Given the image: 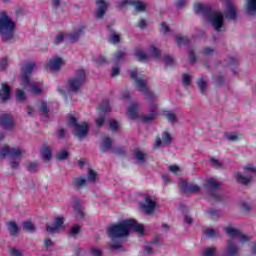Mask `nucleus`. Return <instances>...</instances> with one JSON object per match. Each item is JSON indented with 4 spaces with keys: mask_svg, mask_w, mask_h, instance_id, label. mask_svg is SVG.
Segmentation results:
<instances>
[{
    "mask_svg": "<svg viewBox=\"0 0 256 256\" xmlns=\"http://www.w3.org/2000/svg\"><path fill=\"white\" fill-rule=\"evenodd\" d=\"M131 79L135 82V86L140 91V93H143L146 101L149 102V111L150 114L148 115H139V108L141 107V104L139 102H134L130 106H128L126 115L128 119H140L143 123H151V121H154V119H157V115H159L158 106L155 103V99H157V95L153 93L151 90H149V86H147V80L145 79V76L137 73V70H132L131 73Z\"/></svg>",
    "mask_w": 256,
    "mask_h": 256,
    "instance_id": "nucleus-1",
    "label": "nucleus"
},
{
    "mask_svg": "<svg viewBox=\"0 0 256 256\" xmlns=\"http://www.w3.org/2000/svg\"><path fill=\"white\" fill-rule=\"evenodd\" d=\"M136 231V233H143V225L138 224L137 221L133 219L124 220L116 225L110 226L108 229V235L112 239L111 249H121V243L115 242L116 239H122V237H127L131 231Z\"/></svg>",
    "mask_w": 256,
    "mask_h": 256,
    "instance_id": "nucleus-2",
    "label": "nucleus"
},
{
    "mask_svg": "<svg viewBox=\"0 0 256 256\" xmlns=\"http://www.w3.org/2000/svg\"><path fill=\"white\" fill-rule=\"evenodd\" d=\"M194 12L196 15H201L206 21L211 23L217 33H223V31H225V17L223 16V13L213 11L211 7L203 2H196L194 4Z\"/></svg>",
    "mask_w": 256,
    "mask_h": 256,
    "instance_id": "nucleus-3",
    "label": "nucleus"
},
{
    "mask_svg": "<svg viewBox=\"0 0 256 256\" xmlns=\"http://www.w3.org/2000/svg\"><path fill=\"white\" fill-rule=\"evenodd\" d=\"M0 35L4 41L13 39L15 35V22L5 12L0 14Z\"/></svg>",
    "mask_w": 256,
    "mask_h": 256,
    "instance_id": "nucleus-4",
    "label": "nucleus"
},
{
    "mask_svg": "<svg viewBox=\"0 0 256 256\" xmlns=\"http://www.w3.org/2000/svg\"><path fill=\"white\" fill-rule=\"evenodd\" d=\"M25 153V150L21 148H9V146H3L0 151L1 159L9 157L10 165L13 169H17L21 163V156Z\"/></svg>",
    "mask_w": 256,
    "mask_h": 256,
    "instance_id": "nucleus-5",
    "label": "nucleus"
},
{
    "mask_svg": "<svg viewBox=\"0 0 256 256\" xmlns=\"http://www.w3.org/2000/svg\"><path fill=\"white\" fill-rule=\"evenodd\" d=\"M69 125L72 127V131L78 139H85L87 133H89L90 124L87 122H78L77 117L72 114L68 115Z\"/></svg>",
    "mask_w": 256,
    "mask_h": 256,
    "instance_id": "nucleus-6",
    "label": "nucleus"
},
{
    "mask_svg": "<svg viewBox=\"0 0 256 256\" xmlns=\"http://www.w3.org/2000/svg\"><path fill=\"white\" fill-rule=\"evenodd\" d=\"M234 177L238 183H241L242 185H249V183L253 181V178L256 177V168L251 164H247L244 166V172H237Z\"/></svg>",
    "mask_w": 256,
    "mask_h": 256,
    "instance_id": "nucleus-7",
    "label": "nucleus"
},
{
    "mask_svg": "<svg viewBox=\"0 0 256 256\" xmlns=\"http://www.w3.org/2000/svg\"><path fill=\"white\" fill-rule=\"evenodd\" d=\"M141 209L146 215H153L155 211H159V204L155 196H145L144 201L140 203Z\"/></svg>",
    "mask_w": 256,
    "mask_h": 256,
    "instance_id": "nucleus-8",
    "label": "nucleus"
},
{
    "mask_svg": "<svg viewBox=\"0 0 256 256\" xmlns=\"http://www.w3.org/2000/svg\"><path fill=\"white\" fill-rule=\"evenodd\" d=\"M86 74L85 70H78L76 75L68 80V88L70 91L77 92L81 87H83V83H85Z\"/></svg>",
    "mask_w": 256,
    "mask_h": 256,
    "instance_id": "nucleus-9",
    "label": "nucleus"
},
{
    "mask_svg": "<svg viewBox=\"0 0 256 256\" xmlns=\"http://www.w3.org/2000/svg\"><path fill=\"white\" fill-rule=\"evenodd\" d=\"M135 57L138 59V61H148L149 57H154V59H159V49H157L155 46H150L148 49V54H145L144 51L141 48H137L135 50Z\"/></svg>",
    "mask_w": 256,
    "mask_h": 256,
    "instance_id": "nucleus-10",
    "label": "nucleus"
},
{
    "mask_svg": "<svg viewBox=\"0 0 256 256\" xmlns=\"http://www.w3.org/2000/svg\"><path fill=\"white\" fill-rule=\"evenodd\" d=\"M84 33L85 26L83 24H78L73 28L72 33L66 34V43H77Z\"/></svg>",
    "mask_w": 256,
    "mask_h": 256,
    "instance_id": "nucleus-11",
    "label": "nucleus"
},
{
    "mask_svg": "<svg viewBox=\"0 0 256 256\" xmlns=\"http://www.w3.org/2000/svg\"><path fill=\"white\" fill-rule=\"evenodd\" d=\"M65 65V59L59 56L51 57L45 64L47 71H61Z\"/></svg>",
    "mask_w": 256,
    "mask_h": 256,
    "instance_id": "nucleus-12",
    "label": "nucleus"
},
{
    "mask_svg": "<svg viewBox=\"0 0 256 256\" xmlns=\"http://www.w3.org/2000/svg\"><path fill=\"white\" fill-rule=\"evenodd\" d=\"M111 111V106L108 101L103 102L98 108V113L100 117L96 119V126L103 127V123H105V113H109Z\"/></svg>",
    "mask_w": 256,
    "mask_h": 256,
    "instance_id": "nucleus-13",
    "label": "nucleus"
},
{
    "mask_svg": "<svg viewBox=\"0 0 256 256\" xmlns=\"http://www.w3.org/2000/svg\"><path fill=\"white\" fill-rule=\"evenodd\" d=\"M0 125L3 129H6V131H11V129L15 127V122L13 121L11 115L2 114L0 116Z\"/></svg>",
    "mask_w": 256,
    "mask_h": 256,
    "instance_id": "nucleus-14",
    "label": "nucleus"
},
{
    "mask_svg": "<svg viewBox=\"0 0 256 256\" xmlns=\"http://www.w3.org/2000/svg\"><path fill=\"white\" fill-rule=\"evenodd\" d=\"M22 86L24 87V89H27V87H31V91L34 95L41 94V91H42L41 86L40 85H33L31 80H29V77H27V76H24L22 78Z\"/></svg>",
    "mask_w": 256,
    "mask_h": 256,
    "instance_id": "nucleus-15",
    "label": "nucleus"
},
{
    "mask_svg": "<svg viewBox=\"0 0 256 256\" xmlns=\"http://www.w3.org/2000/svg\"><path fill=\"white\" fill-rule=\"evenodd\" d=\"M205 187L215 199H219V195L217 194V191L219 189V183L217 181L210 178L206 181Z\"/></svg>",
    "mask_w": 256,
    "mask_h": 256,
    "instance_id": "nucleus-16",
    "label": "nucleus"
},
{
    "mask_svg": "<svg viewBox=\"0 0 256 256\" xmlns=\"http://www.w3.org/2000/svg\"><path fill=\"white\" fill-rule=\"evenodd\" d=\"M120 7H125V5H132L136 11H145L146 6L143 2L135 0H120Z\"/></svg>",
    "mask_w": 256,
    "mask_h": 256,
    "instance_id": "nucleus-17",
    "label": "nucleus"
},
{
    "mask_svg": "<svg viewBox=\"0 0 256 256\" xmlns=\"http://www.w3.org/2000/svg\"><path fill=\"white\" fill-rule=\"evenodd\" d=\"M96 7L97 11L95 13V17L96 19H101L107 11L108 4L105 0H96Z\"/></svg>",
    "mask_w": 256,
    "mask_h": 256,
    "instance_id": "nucleus-18",
    "label": "nucleus"
},
{
    "mask_svg": "<svg viewBox=\"0 0 256 256\" xmlns=\"http://www.w3.org/2000/svg\"><path fill=\"white\" fill-rule=\"evenodd\" d=\"M180 187L185 191V193H199L201 191V187L197 184H187V181H180Z\"/></svg>",
    "mask_w": 256,
    "mask_h": 256,
    "instance_id": "nucleus-19",
    "label": "nucleus"
},
{
    "mask_svg": "<svg viewBox=\"0 0 256 256\" xmlns=\"http://www.w3.org/2000/svg\"><path fill=\"white\" fill-rule=\"evenodd\" d=\"M63 217L56 218L54 224L46 227L48 233H57L63 229Z\"/></svg>",
    "mask_w": 256,
    "mask_h": 256,
    "instance_id": "nucleus-20",
    "label": "nucleus"
},
{
    "mask_svg": "<svg viewBox=\"0 0 256 256\" xmlns=\"http://www.w3.org/2000/svg\"><path fill=\"white\" fill-rule=\"evenodd\" d=\"M226 256H237L239 255V247H237V244L233 240H228L227 247H226Z\"/></svg>",
    "mask_w": 256,
    "mask_h": 256,
    "instance_id": "nucleus-21",
    "label": "nucleus"
},
{
    "mask_svg": "<svg viewBox=\"0 0 256 256\" xmlns=\"http://www.w3.org/2000/svg\"><path fill=\"white\" fill-rule=\"evenodd\" d=\"M172 140L173 137H171V134L165 132L162 134V140L160 137L156 138L155 147H165V145H169Z\"/></svg>",
    "mask_w": 256,
    "mask_h": 256,
    "instance_id": "nucleus-22",
    "label": "nucleus"
},
{
    "mask_svg": "<svg viewBox=\"0 0 256 256\" xmlns=\"http://www.w3.org/2000/svg\"><path fill=\"white\" fill-rule=\"evenodd\" d=\"M197 85L199 87V91L202 95H207V91H208V87H209V84L207 82V77L205 76H200L198 79H197Z\"/></svg>",
    "mask_w": 256,
    "mask_h": 256,
    "instance_id": "nucleus-23",
    "label": "nucleus"
},
{
    "mask_svg": "<svg viewBox=\"0 0 256 256\" xmlns=\"http://www.w3.org/2000/svg\"><path fill=\"white\" fill-rule=\"evenodd\" d=\"M127 60V52L118 50L116 53H114L112 61L115 63V65H121V63H125Z\"/></svg>",
    "mask_w": 256,
    "mask_h": 256,
    "instance_id": "nucleus-24",
    "label": "nucleus"
},
{
    "mask_svg": "<svg viewBox=\"0 0 256 256\" xmlns=\"http://www.w3.org/2000/svg\"><path fill=\"white\" fill-rule=\"evenodd\" d=\"M245 11L247 15L256 17V0H247L245 4Z\"/></svg>",
    "mask_w": 256,
    "mask_h": 256,
    "instance_id": "nucleus-25",
    "label": "nucleus"
},
{
    "mask_svg": "<svg viewBox=\"0 0 256 256\" xmlns=\"http://www.w3.org/2000/svg\"><path fill=\"white\" fill-rule=\"evenodd\" d=\"M224 230L231 239H239V236L241 235V230L233 227L232 225L226 226Z\"/></svg>",
    "mask_w": 256,
    "mask_h": 256,
    "instance_id": "nucleus-26",
    "label": "nucleus"
},
{
    "mask_svg": "<svg viewBox=\"0 0 256 256\" xmlns=\"http://www.w3.org/2000/svg\"><path fill=\"white\" fill-rule=\"evenodd\" d=\"M72 205L74 207V213L78 219H83L85 217V213L83 212V207H81V201L78 199H74L72 201Z\"/></svg>",
    "mask_w": 256,
    "mask_h": 256,
    "instance_id": "nucleus-27",
    "label": "nucleus"
},
{
    "mask_svg": "<svg viewBox=\"0 0 256 256\" xmlns=\"http://www.w3.org/2000/svg\"><path fill=\"white\" fill-rule=\"evenodd\" d=\"M11 97V87L5 83L1 85L0 98L2 101H7Z\"/></svg>",
    "mask_w": 256,
    "mask_h": 256,
    "instance_id": "nucleus-28",
    "label": "nucleus"
},
{
    "mask_svg": "<svg viewBox=\"0 0 256 256\" xmlns=\"http://www.w3.org/2000/svg\"><path fill=\"white\" fill-rule=\"evenodd\" d=\"M134 157L139 165H145L147 154L140 149L134 150Z\"/></svg>",
    "mask_w": 256,
    "mask_h": 256,
    "instance_id": "nucleus-29",
    "label": "nucleus"
},
{
    "mask_svg": "<svg viewBox=\"0 0 256 256\" xmlns=\"http://www.w3.org/2000/svg\"><path fill=\"white\" fill-rule=\"evenodd\" d=\"M40 157L43 161H50L52 154H51V147L44 145L40 151Z\"/></svg>",
    "mask_w": 256,
    "mask_h": 256,
    "instance_id": "nucleus-30",
    "label": "nucleus"
},
{
    "mask_svg": "<svg viewBox=\"0 0 256 256\" xmlns=\"http://www.w3.org/2000/svg\"><path fill=\"white\" fill-rule=\"evenodd\" d=\"M35 67H36L35 62H28L24 64V66L22 67V71L24 73V75L22 76V79L23 77H27V75H31V73L35 71Z\"/></svg>",
    "mask_w": 256,
    "mask_h": 256,
    "instance_id": "nucleus-31",
    "label": "nucleus"
},
{
    "mask_svg": "<svg viewBox=\"0 0 256 256\" xmlns=\"http://www.w3.org/2000/svg\"><path fill=\"white\" fill-rule=\"evenodd\" d=\"M204 235L205 237H208V239H217L221 237L219 230H213V229L204 230Z\"/></svg>",
    "mask_w": 256,
    "mask_h": 256,
    "instance_id": "nucleus-32",
    "label": "nucleus"
},
{
    "mask_svg": "<svg viewBox=\"0 0 256 256\" xmlns=\"http://www.w3.org/2000/svg\"><path fill=\"white\" fill-rule=\"evenodd\" d=\"M86 180L88 183H97V181H99V175H97V172L94 170L89 169Z\"/></svg>",
    "mask_w": 256,
    "mask_h": 256,
    "instance_id": "nucleus-33",
    "label": "nucleus"
},
{
    "mask_svg": "<svg viewBox=\"0 0 256 256\" xmlns=\"http://www.w3.org/2000/svg\"><path fill=\"white\" fill-rule=\"evenodd\" d=\"M163 115L170 123H177V119H179V115L173 113L172 111H164Z\"/></svg>",
    "mask_w": 256,
    "mask_h": 256,
    "instance_id": "nucleus-34",
    "label": "nucleus"
},
{
    "mask_svg": "<svg viewBox=\"0 0 256 256\" xmlns=\"http://www.w3.org/2000/svg\"><path fill=\"white\" fill-rule=\"evenodd\" d=\"M89 182L87 181V178L79 177L74 179V185L77 187V189H81V187H85Z\"/></svg>",
    "mask_w": 256,
    "mask_h": 256,
    "instance_id": "nucleus-35",
    "label": "nucleus"
},
{
    "mask_svg": "<svg viewBox=\"0 0 256 256\" xmlns=\"http://www.w3.org/2000/svg\"><path fill=\"white\" fill-rule=\"evenodd\" d=\"M23 229L27 233H35L36 228H35V224H33V222L26 221V222L23 223Z\"/></svg>",
    "mask_w": 256,
    "mask_h": 256,
    "instance_id": "nucleus-36",
    "label": "nucleus"
},
{
    "mask_svg": "<svg viewBox=\"0 0 256 256\" xmlns=\"http://www.w3.org/2000/svg\"><path fill=\"white\" fill-rule=\"evenodd\" d=\"M101 151H111V138H105L101 143Z\"/></svg>",
    "mask_w": 256,
    "mask_h": 256,
    "instance_id": "nucleus-37",
    "label": "nucleus"
},
{
    "mask_svg": "<svg viewBox=\"0 0 256 256\" xmlns=\"http://www.w3.org/2000/svg\"><path fill=\"white\" fill-rule=\"evenodd\" d=\"M217 255V248L208 247L202 251V256H215Z\"/></svg>",
    "mask_w": 256,
    "mask_h": 256,
    "instance_id": "nucleus-38",
    "label": "nucleus"
},
{
    "mask_svg": "<svg viewBox=\"0 0 256 256\" xmlns=\"http://www.w3.org/2000/svg\"><path fill=\"white\" fill-rule=\"evenodd\" d=\"M8 231L12 235H17V233H19V226H17L15 222H9Z\"/></svg>",
    "mask_w": 256,
    "mask_h": 256,
    "instance_id": "nucleus-39",
    "label": "nucleus"
},
{
    "mask_svg": "<svg viewBox=\"0 0 256 256\" xmlns=\"http://www.w3.org/2000/svg\"><path fill=\"white\" fill-rule=\"evenodd\" d=\"M67 157H69V152L67 150H61L60 152H58L56 154V159L58 161H65V159H67Z\"/></svg>",
    "mask_w": 256,
    "mask_h": 256,
    "instance_id": "nucleus-40",
    "label": "nucleus"
},
{
    "mask_svg": "<svg viewBox=\"0 0 256 256\" xmlns=\"http://www.w3.org/2000/svg\"><path fill=\"white\" fill-rule=\"evenodd\" d=\"M155 247H157V243H155V242L149 243V244H147V245L144 247V251H145V253H147L148 255H151V253H153V251H155Z\"/></svg>",
    "mask_w": 256,
    "mask_h": 256,
    "instance_id": "nucleus-41",
    "label": "nucleus"
},
{
    "mask_svg": "<svg viewBox=\"0 0 256 256\" xmlns=\"http://www.w3.org/2000/svg\"><path fill=\"white\" fill-rule=\"evenodd\" d=\"M54 43L55 45H60V43H67V34H59L56 36Z\"/></svg>",
    "mask_w": 256,
    "mask_h": 256,
    "instance_id": "nucleus-42",
    "label": "nucleus"
},
{
    "mask_svg": "<svg viewBox=\"0 0 256 256\" xmlns=\"http://www.w3.org/2000/svg\"><path fill=\"white\" fill-rule=\"evenodd\" d=\"M176 43L177 45H187V43H189V38L186 36L178 35L176 36Z\"/></svg>",
    "mask_w": 256,
    "mask_h": 256,
    "instance_id": "nucleus-43",
    "label": "nucleus"
},
{
    "mask_svg": "<svg viewBox=\"0 0 256 256\" xmlns=\"http://www.w3.org/2000/svg\"><path fill=\"white\" fill-rule=\"evenodd\" d=\"M109 41L113 44V45H117V43H119V41H121V36L117 33H112L109 36Z\"/></svg>",
    "mask_w": 256,
    "mask_h": 256,
    "instance_id": "nucleus-44",
    "label": "nucleus"
},
{
    "mask_svg": "<svg viewBox=\"0 0 256 256\" xmlns=\"http://www.w3.org/2000/svg\"><path fill=\"white\" fill-rule=\"evenodd\" d=\"M94 63H96L97 67H101V65H105V63H107V58H105V56H98L94 58Z\"/></svg>",
    "mask_w": 256,
    "mask_h": 256,
    "instance_id": "nucleus-45",
    "label": "nucleus"
},
{
    "mask_svg": "<svg viewBox=\"0 0 256 256\" xmlns=\"http://www.w3.org/2000/svg\"><path fill=\"white\" fill-rule=\"evenodd\" d=\"M238 241L242 244L245 245V243H249L251 241V237L241 233L238 237Z\"/></svg>",
    "mask_w": 256,
    "mask_h": 256,
    "instance_id": "nucleus-46",
    "label": "nucleus"
},
{
    "mask_svg": "<svg viewBox=\"0 0 256 256\" xmlns=\"http://www.w3.org/2000/svg\"><path fill=\"white\" fill-rule=\"evenodd\" d=\"M191 79H193V76H191V74L185 73L183 75V84L186 87H189V85H191Z\"/></svg>",
    "mask_w": 256,
    "mask_h": 256,
    "instance_id": "nucleus-47",
    "label": "nucleus"
},
{
    "mask_svg": "<svg viewBox=\"0 0 256 256\" xmlns=\"http://www.w3.org/2000/svg\"><path fill=\"white\" fill-rule=\"evenodd\" d=\"M6 67H9V58L4 57L0 60V70L5 71Z\"/></svg>",
    "mask_w": 256,
    "mask_h": 256,
    "instance_id": "nucleus-48",
    "label": "nucleus"
},
{
    "mask_svg": "<svg viewBox=\"0 0 256 256\" xmlns=\"http://www.w3.org/2000/svg\"><path fill=\"white\" fill-rule=\"evenodd\" d=\"M26 95L25 92L21 89H18L16 92V98L18 99V101H25L26 99Z\"/></svg>",
    "mask_w": 256,
    "mask_h": 256,
    "instance_id": "nucleus-49",
    "label": "nucleus"
},
{
    "mask_svg": "<svg viewBox=\"0 0 256 256\" xmlns=\"http://www.w3.org/2000/svg\"><path fill=\"white\" fill-rule=\"evenodd\" d=\"M160 31L161 33H164V35H167L170 33L171 30L169 29V26L167 25V23L162 22L160 25Z\"/></svg>",
    "mask_w": 256,
    "mask_h": 256,
    "instance_id": "nucleus-50",
    "label": "nucleus"
},
{
    "mask_svg": "<svg viewBox=\"0 0 256 256\" xmlns=\"http://www.w3.org/2000/svg\"><path fill=\"white\" fill-rule=\"evenodd\" d=\"M213 53H215V49H213L211 47H206L202 51V54L205 55L206 57H211V55H213Z\"/></svg>",
    "mask_w": 256,
    "mask_h": 256,
    "instance_id": "nucleus-51",
    "label": "nucleus"
},
{
    "mask_svg": "<svg viewBox=\"0 0 256 256\" xmlns=\"http://www.w3.org/2000/svg\"><path fill=\"white\" fill-rule=\"evenodd\" d=\"M252 209V206L247 203V202H244L241 204V210L244 212V213H249V211H251Z\"/></svg>",
    "mask_w": 256,
    "mask_h": 256,
    "instance_id": "nucleus-52",
    "label": "nucleus"
},
{
    "mask_svg": "<svg viewBox=\"0 0 256 256\" xmlns=\"http://www.w3.org/2000/svg\"><path fill=\"white\" fill-rule=\"evenodd\" d=\"M79 231H81V227L79 225H75L71 231H70V235H72V237H77V235L79 234Z\"/></svg>",
    "mask_w": 256,
    "mask_h": 256,
    "instance_id": "nucleus-53",
    "label": "nucleus"
},
{
    "mask_svg": "<svg viewBox=\"0 0 256 256\" xmlns=\"http://www.w3.org/2000/svg\"><path fill=\"white\" fill-rule=\"evenodd\" d=\"M188 59H189L191 65H194V63L197 62V57L195 56V52L190 51L188 54Z\"/></svg>",
    "mask_w": 256,
    "mask_h": 256,
    "instance_id": "nucleus-54",
    "label": "nucleus"
},
{
    "mask_svg": "<svg viewBox=\"0 0 256 256\" xmlns=\"http://www.w3.org/2000/svg\"><path fill=\"white\" fill-rule=\"evenodd\" d=\"M163 60L166 65H172L175 62V59H173L170 55H165Z\"/></svg>",
    "mask_w": 256,
    "mask_h": 256,
    "instance_id": "nucleus-55",
    "label": "nucleus"
},
{
    "mask_svg": "<svg viewBox=\"0 0 256 256\" xmlns=\"http://www.w3.org/2000/svg\"><path fill=\"white\" fill-rule=\"evenodd\" d=\"M187 6V0H176L177 9H183V7Z\"/></svg>",
    "mask_w": 256,
    "mask_h": 256,
    "instance_id": "nucleus-56",
    "label": "nucleus"
},
{
    "mask_svg": "<svg viewBox=\"0 0 256 256\" xmlns=\"http://www.w3.org/2000/svg\"><path fill=\"white\" fill-rule=\"evenodd\" d=\"M226 139H228V141H239V135L235 133L227 134Z\"/></svg>",
    "mask_w": 256,
    "mask_h": 256,
    "instance_id": "nucleus-57",
    "label": "nucleus"
},
{
    "mask_svg": "<svg viewBox=\"0 0 256 256\" xmlns=\"http://www.w3.org/2000/svg\"><path fill=\"white\" fill-rule=\"evenodd\" d=\"M37 169H39V163L37 162H31L28 165V171H37Z\"/></svg>",
    "mask_w": 256,
    "mask_h": 256,
    "instance_id": "nucleus-58",
    "label": "nucleus"
},
{
    "mask_svg": "<svg viewBox=\"0 0 256 256\" xmlns=\"http://www.w3.org/2000/svg\"><path fill=\"white\" fill-rule=\"evenodd\" d=\"M119 73H120L119 64H116V66L112 68L111 75L112 77H117Z\"/></svg>",
    "mask_w": 256,
    "mask_h": 256,
    "instance_id": "nucleus-59",
    "label": "nucleus"
},
{
    "mask_svg": "<svg viewBox=\"0 0 256 256\" xmlns=\"http://www.w3.org/2000/svg\"><path fill=\"white\" fill-rule=\"evenodd\" d=\"M110 129L112 131H117V129H119V123L115 120H111L110 121Z\"/></svg>",
    "mask_w": 256,
    "mask_h": 256,
    "instance_id": "nucleus-60",
    "label": "nucleus"
},
{
    "mask_svg": "<svg viewBox=\"0 0 256 256\" xmlns=\"http://www.w3.org/2000/svg\"><path fill=\"white\" fill-rule=\"evenodd\" d=\"M211 165H212V167H215V169H219V167H221L222 164L220 163L219 160L212 158Z\"/></svg>",
    "mask_w": 256,
    "mask_h": 256,
    "instance_id": "nucleus-61",
    "label": "nucleus"
},
{
    "mask_svg": "<svg viewBox=\"0 0 256 256\" xmlns=\"http://www.w3.org/2000/svg\"><path fill=\"white\" fill-rule=\"evenodd\" d=\"M47 103L41 102L40 103V112L43 113L44 115H47Z\"/></svg>",
    "mask_w": 256,
    "mask_h": 256,
    "instance_id": "nucleus-62",
    "label": "nucleus"
},
{
    "mask_svg": "<svg viewBox=\"0 0 256 256\" xmlns=\"http://www.w3.org/2000/svg\"><path fill=\"white\" fill-rule=\"evenodd\" d=\"M10 254L12 256H22L21 254V250L17 249V248H11L10 249Z\"/></svg>",
    "mask_w": 256,
    "mask_h": 256,
    "instance_id": "nucleus-63",
    "label": "nucleus"
},
{
    "mask_svg": "<svg viewBox=\"0 0 256 256\" xmlns=\"http://www.w3.org/2000/svg\"><path fill=\"white\" fill-rule=\"evenodd\" d=\"M91 253L93 256H102L103 255V252L101 251V249H98V248H92Z\"/></svg>",
    "mask_w": 256,
    "mask_h": 256,
    "instance_id": "nucleus-64",
    "label": "nucleus"
}]
</instances>
